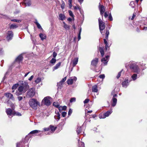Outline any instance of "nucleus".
Wrapping results in <instances>:
<instances>
[{"mask_svg":"<svg viewBox=\"0 0 147 147\" xmlns=\"http://www.w3.org/2000/svg\"><path fill=\"white\" fill-rule=\"evenodd\" d=\"M29 87V86L27 82L22 81L21 85L18 87V90L16 92L15 94L17 96L21 95L25 93Z\"/></svg>","mask_w":147,"mask_h":147,"instance_id":"nucleus-1","label":"nucleus"},{"mask_svg":"<svg viewBox=\"0 0 147 147\" xmlns=\"http://www.w3.org/2000/svg\"><path fill=\"white\" fill-rule=\"evenodd\" d=\"M29 104L30 107L34 109H36L38 106L40 105L39 102L34 99H32L30 100Z\"/></svg>","mask_w":147,"mask_h":147,"instance_id":"nucleus-2","label":"nucleus"},{"mask_svg":"<svg viewBox=\"0 0 147 147\" xmlns=\"http://www.w3.org/2000/svg\"><path fill=\"white\" fill-rule=\"evenodd\" d=\"M130 69L132 71L134 72L139 73L140 69L139 68L138 65L135 63H133L131 64L129 66Z\"/></svg>","mask_w":147,"mask_h":147,"instance_id":"nucleus-3","label":"nucleus"},{"mask_svg":"<svg viewBox=\"0 0 147 147\" xmlns=\"http://www.w3.org/2000/svg\"><path fill=\"white\" fill-rule=\"evenodd\" d=\"M51 97L49 96L45 97L42 101V104L47 106L51 104V102L49 100V99Z\"/></svg>","mask_w":147,"mask_h":147,"instance_id":"nucleus-4","label":"nucleus"},{"mask_svg":"<svg viewBox=\"0 0 147 147\" xmlns=\"http://www.w3.org/2000/svg\"><path fill=\"white\" fill-rule=\"evenodd\" d=\"M35 94V90L33 88H31L27 92V96L28 97L33 96Z\"/></svg>","mask_w":147,"mask_h":147,"instance_id":"nucleus-5","label":"nucleus"},{"mask_svg":"<svg viewBox=\"0 0 147 147\" xmlns=\"http://www.w3.org/2000/svg\"><path fill=\"white\" fill-rule=\"evenodd\" d=\"M13 34L11 31H8L7 33L6 39L8 41L11 40L13 36Z\"/></svg>","mask_w":147,"mask_h":147,"instance_id":"nucleus-6","label":"nucleus"},{"mask_svg":"<svg viewBox=\"0 0 147 147\" xmlns=\"http://www.w3.org/2000/svg\"><path fill=\"white\" fill-rule=\"evenodd\" d=\"M99 28L100 29V32L103 35L104 34V33L103 34V32L102 31L105 28V23L102 22L100 23L99 24ZM105 32H103V33H104Z\"/></svg>","mask_w":147,"mask_h":147,"instance_id":"nucleus-7","label":"nucleus"},{"mask_svg":"<svg viewBox=\"0 0 147 147\" xmlns=\"http://www.w3.org/2000/svg\"><path fill=\"white\" fill-rule=\"evenodd\" d=\"M22 4L23 5H24L25 6H30L31 4V0H25L24 1V2L20 3V5Z\"/></svg>","mask_w":147,"mask_h":147,"instance_id":"nucleus-8","label":"nucleus"},{"mask_svg":"<svg viewBox=\"0 0 147 147\" xmlns=\"http://www.w3.org/2000/svg\"><path fill=\"white\" fill-rule=\"evenodd\" d=\"M112 112V109H111L107 111L106 113H104L103 117H102L101 116L100 117V119L105 118L107 117H108Z\"/></svg>","mask_w":147,"mask_h":147,"instance_id":"nucleus-9","label":"nucleus"},{"mask_svg":"<svg viewBox=\"0 0 147 147\" xmlns=\"http://www.w3.org/2000/svg\"><path fill=\"white\" fill-rule=\"evenodd\" d=\"M5 95L8 98H9L13 100H14L15 99V98L13 97V95L10 93H6L5 94Z\"/></svg>","mask_w":147,"mask_h":147,"instance_id":"nucleus-10","label":"nucleus"},{"mask_svg":"<svg viewBox=\"0 0 147 147\" xmlns=\"http://www.w3.org/2000/svg\"><path fill=\"white\" fill-rule=\"evenodd\" d=\"M99 9L100 11V14L102 17H103V13L105 11V8L103 5H100Z\"/></svg>","mask_w":147,"mask_h":147,"instance_id":"nucleus-11","label":"nucleus"},{"mask_svg":"<svg viewBox=\"0 0 147 147\" xmlns=\"http://www.w3.org/2000/svg\"><path fill=\"white\" fill-rule=\"evenodd\" d=\"M127 79H125L124 81L122 82V86L123 87L126 88L129 85V82Z\"/></svg>","mask_w":147,"mask_h":147,"instance_id":"nucleus-12","label":"nucleus"},{"mask_svg":"<svg viewBox=\"0 0 147 147\" xmlns=\"http://www.w3.org/2000/svg\"><path fill=\"white\" fill-rule=\"evenodd\" d=\"M30 137L29 136V134H28V135L26 136L23 140V142H22L23 144H25L26 143H28L29 141L30 138Z\"/></svg>","mask_w":147,"mask_h":147,"instance_id":"nucleus-13","label":"nucleus"},{"mask_svg":"<svg viewBox=\"0 0 147 147\" xmlns=\"http://www.w3.org/2000/svg\"><path fill=\"white\" fill-rule=\"evenodd\" d=\"M6 112L8 115H13V112L12 110L10 108H8L7 109Z\"/></svg>","mask_w":147,"mask_h":147,"instance_id":"nucleus-14","label":"nucleus"},{"mask_svg":"<svg viewBox=\"0 0 147 147\" xmlns=\"http://www.w3.org/2000/svg\"><path fill=\"white\" fill-rule=\"evenodd\" d=\"M98 61V59L97 58H96L94 59L93 60L91 61L92 65L94 66H96L97 63Z\"/></svg>","mask_w":147,"mask_h":147,"instance_id":"nucleus-15","label":"nucleus"},{"mask_svg":"<svg viewBox=\"0 0 147 147\" xmlns=\"http://www.w3.org/2000/svg\"><path fill=\"white\" fill-rule=\"evenodd\" d=\"M109 57L108 55H107L106 56V58H103L102 59L101 61L104 63L105 65H106L107 64V60Z\"/></svg>","mask_w":147,"mask_h":147,"instance_id":"nucleus-16","label":"nucleus"},{"mask_svg":"<svg viewBox=\"0 0 147 147\" xmlns=\"http://www.w3.org/2000/svg\"><path fill=\"white\" fill-rule=\"evenodd\" d=\"M113 103L112 104V106L113 107L115 106L117 103V99L114 97H113L112 98Z\"/></svg>","mask_w":147,"mask_h":147,"instance_id":"nucleus-17","label":"nucleus"},{"mask_svg":"<svg viewBox=\"0 0 147 147\" xmlns=\"http://www.w3.org/2000/svg\"><path fill=\"white\" fill-rule=\"evenodd\" d=\"M23 59V57L22 55H20L16 59V61L20 62Z\"/></svg>","mask_w":147,"mask_h":147,"instance_id":"nucleus-18","label":"nucleus"},{"mask_svg":"<svg viewBox=\"0 0 147 147\" xmlns=\"http://www.w3.org/2000/svg\"><path fill=\"white\" fill-rule=\"evenodd\" d=\"M78 61V58L76 57L74 59L73 61V66L74 67L76 66L77 64Z\"/></svg>","mask_w":147,"mask_h":147,"instance_id":"nucleus-19","label":"nucleus"},{"mask_svg":"<svg viewBox=\"0 0 147 147\" xmlns=\"http://www.w3.org/2000/svg\"><path fill=\"white\" fill-rule=\"evenodd\" d=\"M92 91L94 92H97L98 91L97 86L95 85L93 86L92 88Z\"/></svg>","mask_w":147,"mask_h":147,"instance_id":"nucleus-20","label":"nucleus"},{"mask_svg":"<svg viewBox=\"0 0 147 147\" xmlns=\"http://www.w3.org/2000/svg\"><path fill=\"white\" fill-rule=\"evenodd\" d=\"M59 19L61 20H63L65 18V16L64 15L60 13L59 15Z\"/></svg>","mask_w":147,"mask_h":147,"instance_id":"nucleus-21","label":"nucleus"},{"mask_svg":"<svg viewBox=\"0 0 147 147\" xmlns=\"http://www.w3.org/2000/svg\"><path fill=\"white\" fill-rule=\"evenodd\" d=\"M49 127L50 128V129L51 130V131H52V132H53L57 128L56 127H54V126L51 125L49 126Z\"/></svg>","mask_w":147,"mask_h":147,"instance_id":"nucleus-22","label":"nucleus"},{"mask_svg":"<svg viewBox=\"0 0 147 147\" xmlns=\"http://www.w3.org/2000/svg\"><path fill=\"white\" fill-rule=\"evenodd\" d=\"M61 63V62H59V63L57 64L55 66H54L53 68V70L57 69L60 66Z\"/></svg>","mask_w":147,"mask_h":147,"instance_id":"nucleus-23","label":"nucleus"},{"mask_svg":"<svg viewBox=\"0 0 147 147\" xmlns=\"http://www.w3.org/2000/svg\"><path fill=\"white\" fill-rule=\"evenodd\" d=\"M24 145V144H23L22 142H20L17 144L16 147H23Z\"/></svg>","mask_w":147,"mask_h":147,"instance_id":"nucleus-24","label":"nucleus"},{"mask_svg":"<svg viewBox=\"0 0 147 147\" xmlns=\"http://www.w3.org/2000/svg\"><path fill=\"white\" fill-rule=\"evenodd\" d=\"M82 128L81 127H78L76 130V132L78 134H79L82 132Z\"/></svg>","mask_w":147,"mask_h":147,"instance_id":"nucleus-25","label":"nucleus"},{"mask_svg":"<svg viewBox=\"0 0 147 147\" xmlns=\"http://www.w3.org/2000/svg\"><path fill=\"white\" fill-rule=\"evenodd\" d=\"M39 36L41 40H43L46 38V36L45 34L42 33H40L39 35Z\"/></svg>","mask_w":147,"mask_h":147,"instance_id":"nucleus-26","label":"nucleus"},{"mask_svg":"<svg viewBox=\"0 0 147 147\" xmlns=\"http://www.w3.org/2000/svg\"><path fill=\"white\" fill-rule=\"evenodd\" d=\"M104 43L105 45V48L106 50H107V48L108 47H109L110 45H108V43L107 41L106 40V39H104Z\"/></svg>","mask_w":147,"mask_h":147,"instance_id":"nucleus-27","label":"nucleus"},{"mask_svg":"<svg viewBox=\"0 0 147 147\" xmlns=\"http://www.w3.org/2000/svg\"><path fill=\"white\" fill-rule=\"evenodd\" d=\"M79 147H85L84 144V142H81L80 140L78 141Z\"/></svg>","mask_w":147,"mask_h":147,"instance_id":"nucleus-28","label":"nucleus"},{"mask_svg":"<svg viewBox=\"0 0 147 147\" xmlns=\"http://www.w3.org/2000/svg\"><path fill=\"white\" fill-rule=\"evenodd\" d=\"M99 51L101 56L103 57L104 55V52L103 49L102 47H100Z\"/></svg>","mask_w":147,"mask_h":147,"instance_id":"nucleus-29","label":"nucleus"},{"mask_svg":"<svg viewBox=\"0 0 147 147\" xmlns=\"http://www.w3.org/2000/svg\"><path fill=\"white\" fill-rule=\"evenodd\" d=\"M67 84L68 85H71L73 83V80H72L71 78L68 79L67 81Z\"/></svg>","mask_w":147,"mask_h":147,"instance_id":"nucleus-30","label":"nucleus"},{"mask_svg":"<svg viewBox=\"0 0 147 147\" xmlns=\"http://www.w3.org/2000/svg\"><path fill=\"white\" fill-rule=\"evenodd\" d=\"M40 132V131L37 130H35L32 131L30 132V134H35L39 132Z\"/></svg>","mask_w":147,"mask_h":147,"instance_id":"nucleus-31","label":"nucleus"},{"mask_svg":"<svg viewBox=\"0 0 147 147\" xmlns=\"http://www.w3.org/2000/svg\"><path fill=\"white\" fill-rule=\"evenodd\" d=\"M18 27L17 25L14 24H12L10 26V29H13L17 28Z\"/></svg>","mask_w":147,"mask_h":147,"instance_id":"nucleus-32","label":"nucleus"},{"mask_svg":"<svg viewBox=\"0 0 147 147\" xmlns=\"http://www.w3.org/2000/svg\"><path fill=\"white\" fill-rule=\"evenodd\" d=\"M35 23L36 24L37 27L38 28L41 29H42L41 26L40 24L38 22L37 20H36V22H35Z\"/></svg>","mask_w":147,"mask_h":147,"instance_id":"nucleus-33","label":"nucleus"},{"mask_svg":"<svg viewBox=\"0 0 147 147\" xmlns=\"http://www.w3.org/2000/svg\"><path fill=\"white\" fill-rule=\"evenodd\" d=\"M64 24V26L63 27L66 30H69V26L67 24H66L64 22H63Z\"/></svg>","mask_w":147,"mask_h":147,"instance_id":"nucleus-34","label":"nucleus"},{"mask_svg":"<svg viewBox=\"0 0 147 147\" xmlns=\"http://www.w3.org/2000/svg\"><path fill=\"white\" fill-rule=\"evenodd\" d=\"M63 84V83H62L60 81L59 83H58L57 84V85L58 86V88H59L60 89H61L62 87Z\"/></svg>","mask_w":147,"mask_h":147,"instance_id":"nucleus-35","label":"nucleus"},{"mask_svg":"<svg viewBox=\"0 0 147 147\" xmlns=\"http://www.w3.org/2000/svg\"><path fill=\"white\" fill-rule=\"evenodd\" d=\"M137 75L136 74H133L131 76V78L133 80H135L137 78Z\"/></svg>","mask_w":147,"mask_h":147,"instance_id":"nucleus-36","label":"nucleus"},{"mask_svg":"<svg viewBox=\"0 0 147 147\" xmlns=\"http://www.w3.org/2000/svg\"><path fill=\"white\" fill-rule=\"evenodd\" d=\"M13 115H16L18 116H20L22 115L21 114L18 112H13Z\"/></svg>","mask_w":147,"mask_h":147,"instance_id":"nucleus-37","label":"nucleus"},{"mask_svg":"<svg viewBox=\"0 0 147 147\" xmlns=\"http://www.w3.org/2000/svg\"><path fill=\"white\" fill-rule=\"evenodd\" d=\"M41 80V78H38L35 80V82L37 84L40 82Z\"/></svg>","mask_w":147,"mask_h":147,"instance_id":"nucleus-38","label":"nucleus"},{"mask_svg":"<svg viewBox=\"0 0 147 147\" xmlns=\"http://www.w3.org/2000/svg\"><path fill=\"white\" fill-rule=\"evenodd\" d=\"M130 6H131L132 8H134L135 6L134 2L133 1H131L129 4Z\"/></svg>","mask_w":147,"mask_h":147,"instance_id":"nucleus-39","label":"nucleus"},{"mask_svg":"<svg viewBox=\"0 0 147 147\" xmlns=\"http://www.w3.org/2000/svg\"><path fill=\"white\" fill-rule=\"evenodd\" d=\"M68 12H69V15L71 17H73L74 20V14H73L72 11L71 10H69L68 11Z\"/></svg>","mask_w":147,"mask_h":147,"instance_id":"nucleus-40","label":"nucleus"},{"mask_svg":"<svg viewBox=\"0 0 147 147\" xmlns=\"http://www.w3.org/2000/svg\"><path fill=\"white\" fill-rule=\"evenodd\" d=\"M18 84H15L12 86V90L16 89V88L18 87Z\"/></svg>","mask_w":147,"mask_h":147,"instance_id":"nucleus-41","label":"nucleus"},{"mask_svg":"<svg viewBox=\"0 0 147 147\" xmlns=\"http://www.w3.org/2000/svg\"><path fill=\"white\" fill-rule=\"evenodd\" d=\"M56 60L54 58H53L50 61V63H51L54 64L56 62Z\"/></svg>","mask_w":147,"mask_h":147,"instance_id":"nucleus-42","label":"nucleus"},{"mask_svg":"<svg viewBox=\"0 0 147 147\" xmlns=\"http://www.w3.org/2000/svg\"><path fill=\"white\" fill-rule=\"evenodd\" d=\"M81 30H82V28H80V29L79 31V34L78 35V40H79L81 38L80 35H81Z\"/></svg>","mask_w":147,"mask_h":147,"instance_id":"nucleus-43","label":"nucleus"},{"mask_svg":"<svg viewBox=\"0 0 147 147\" xmlns=\"http://www.w3.org/2000/svg\"><path fill=\"white\" fill-rule=\"evenodd\" d=\"M74 10L78 9L80 11L81 10V8L79 6H77L74 7Z\"/></svg>","mask_w":147,"mask_h":147,"instance_id":"nucleus-44","label":"nucleus"},{"mask_svg":"<svg viewBox=\"0 0 147 147\" xmlns=\"http://www.w3.org/2000/svg\"><path fill=\"white\" fill-rule=\"evenodd\" d=\"M53 105L56 107L58 108L59 106L58 103L56 102H54L53 104Z\"/></svg>","mask_w":147,"mask_h":147,"instance_id":"nucleus-45","label":"nucleus"},{"mask_svg":"<svg viewBox=\"0 0 147 147\" xmlns=\"http://www.w3.org/2000/svg\"><path fill=\"white\" fill-rule=\"evenodd\" d=\"M123 71V69L121 71H119L118 73V74L116 77L117 78V79H118L120 77L121 75V74L122 71Z\"/></svg>","mask_w":147,"mask_h":147,"instance_id":"nucleus-46","label":"nucleus"},{"mask_svg":"<svg viewBox=\"0 0 147 147\" xmlns=\"http://www.w3.org/2000/svg\"><path fill=\"white\" fill-rule=\"evenodd\" d=\"M11 21L12 22H21V21L20 20H18L17 19L12 20H11Z\"/></svg>","mask_w":147,"mask_h":147,"instance_id":"nucleus-47","label":"nucleus"},{"mask_svg":"<svg viewBox=\"0 0 147 147\" xmlns=\"http://www.w3.org/2000/svg\"><path fill=\"white\" fill-rule=\"evenodd\" d=\"M76 101V98H71L70 100V101L71 102H75Z\"/></svg>","mask_w":147,"mask_h":147,"instance_id":"nucleus-48","label":"nucleus"},{"mask_svg":"<svg viewBox=\"0 0 147 147\" xmlns=\"http://www.w3.org/2000/svg\"><path fill=\"white\" fill-rule=\"evenodd\" d=\"M60 115L59 113L58 112V111L57 112V121H59L60 119Z\"/></svg>","mask_w":147,"mask_h":147,"instance_id":"nucleus-49","label":"nucleus"},{"mask_svg":"<svg viewBox=\"0 0 147 147\" xmlns=\"http://www.w3.org/2000/svg\"><path fill=\"white\" fill-rule=\"evenodd\" d=\"M67 114V113L65 112H63L62 113V115L63 117H65Z\"/></svg>","mask_w":147,"mask_h":147,"instance_id":"nucleus-50","label":"nucleus"},{"mask_svg":"<svg viewBox=\"0 0 147 147\" xmlns=\"http://www.w3.org/2000/svg\"><path fill=\"white\" fill-rule=\"evenodd\" d=\"M66 79V77L63 78L62 80L60 81V82L63 83L65 81Z\"/></svg>","mask_w":147,"mask_h":147,"instance_id":"nucleus-51","label":"nucleus"},{"mask_svg":"<svg viewBox=\"0 0 147 147\" xmlns=\"http://www.w3.org/2000/svg\"><path fill=\"white\" fill-rule=\"evenodd\" d=\"M71 78L72 79L73 82L74 81L75 82L77 80V78L76 77H72Z\"/></svg>","mask_w":147,"mask_h":147,"instance_id":"nucleus-52","label":"nucleus"},{"mask_svg":"<svg viewBox=\"0 0 147 147\" xmlns=\"http://www.w3.org/2000/svg\"><path fill=\"white\" fill-rule=\"evenodd\" d=\"M58 108V109L60 112H61L63 110L62 109V106H59V107Z\"/></svg>","mask_w":147,"mask_h":147,"instance_id":"nucleus-53","label":"nucleus"},{"mask_svg":"<svg viewBox=\"0 0 147 147\" xmlns=\"http://www.w3.org/2000/svg\"><path fill=\"white\" fill-rule=\"evenodd\" d=\"M89 101V99H86L84 101V104H86L88 103Z\"/></svg>","mask_w":147,"mask_h":147,"instance_id":"nucleus-54","label":"nucleus"},{"mask_svg":"<svg viewBox=\"0 0 147 147\" xmlns=\"http://www.w3.org/2000/svg\"><path fill=\"white\" fill-rule=\"evenodd\" d=\"M53 57H54V58H55L56 57V56H57V54L55 52H53Z\"/></svg>","mask_w":147,"mask_h":147,"instance_id":"nucleus-55","label":"nucleus"},{"mask_svg":"<svg viewBox=\"0 0 147 147\" xmlns=\"http://www.w3.org/2000/svg\"><path fill=\"white\" fill-rule=\"evenodd\" d=\"M99 77L100 78L103 79L105 78V76L104 74H102V75H100L99 76Z\"/></svg>","mask_w":147,"mask_h":147,"instance_id":"nucleus-56","label":"nucleus"},{"mask_svg":"<svg viewBox=\"0 0 147 147\" xmlns=\"http://www.w3.org/2000/svg\"><path fill=\"white\" fill-rule=\"evenodd\" d=\"M72 110H71V109H70L69 110V111H68V115H71V114L72 113Z\"/></svg>","mask_w":147,"mask_h":147,"instance_id":"nucleus-57","label":"nucleus"},{"mask_svg":"<svg viewBox=\"0 0 147 147\" xmlns=\"http://www.w3.org/2000/svg\"><path fill=\"white\" fill-rule=\"evenodd\" d=\"M3 51L2 48L0 49V55L3 54Z\"/></svg>","mask_w":147,"mask_h":147,"instance_id":"nucleus-58","label":"nucleus"},{"mask_svg":"<svg viewBox=\"0 0 147 147\" xmlns=\"http://www.w3.org/2000/svg\"><path fill=\"white\" fill-rule=\"evenodd\" d=\"M109 19L110 21L113 20V18H112L111 15V14L109 15Z\"/></svg>","mask_w":147,"mask_h":147,"instance_id":"nucleus-59","label":"nucleus"},{"mask_svg":"<svg viewBox=\"0 0 147 147\" xmlns=\"http://www.w3.org/2000/svg\"><path fill=\"white\" fill-rule=\"evenodd\" d=\"M18 98L19 101H21L23 99V97L21 96H19L18 97Z\"/></svg>","mask_w":147,"mask_h":147,"instance_id":"nucleus-60","label":"nucleus"},{"mask_svg":"<svg viewBox=\"0 0 147 147\" xmlns=\"http://www.w3.org/2000/svg\"><path fill=\"white\" fill-rule=\"evenodd\" d=\"M50 130V128L49 127L47 128H45L44 129V130L45 131H47Z\"/></svg>","mask_w":147,"mask_h":147,"instance_id":"nucleus-61","label":"nucleus"},{"mask_svg":"<svg viewBox=\"0 0 147 147\" xmlns=\"http://www.w3.org/2000/svg\"><path fill=\"white\" fill-rule=\"evenodd\" d=\"M65 4L64 3L62 4L61 5V8L62 9H63L65 7Z\"/></svg>","mask_w":147,"mask_h":147,"instance_id":"nucleus-62","label":"nucleus"},{"mask_svg":"<svg viewBox=\"0 0 147 147\" xmlns=\"http://www.w3.org/2000/svg\"><path fill=\"white\" fill-rule=\"evenodd\" d=\"M108 16V15L107 13V12H105V13H104V16L105 17V18H106Z\"/></svg>","mask_w":147,"mask_h":147,"instance_id":"nucleus-63","label":"nucleus"},{"mask_svg":"<svg viewBox=\"0 0 147 147\" xmlns=\"http://www.w3.org/2000/svg\"><path fill=\"white\" fill-rule=\"evenodd\" d=\"M67 107L66 106H63L62 107V109L63 110H65L67 109Z\"/></svg>","mask_w":147,"mask_h":147,"instance_id":"nucleus-64","label":"nucleus"}]
</instances>
